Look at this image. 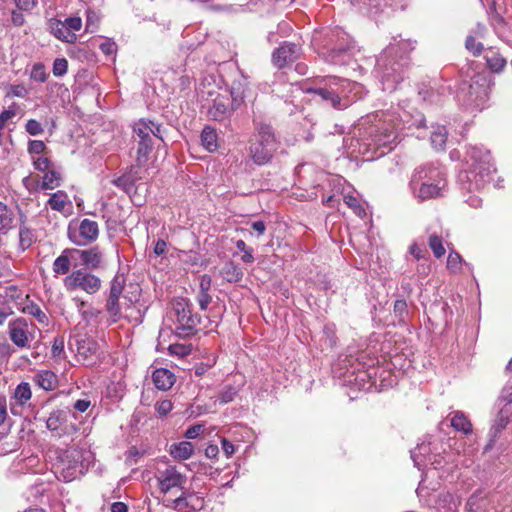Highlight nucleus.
Wrapping results in <instances>:
<instances>
[{
    "instance_id": "f257e3e1",
    "label": "nucleus",
    "mask_w": 512,
    "mask_h": 512,
    "mask_svg": "<svg viewBox=\"0 0 512 512\" xmlns=\"http://www.w3.org/2000/svg\"><path fill=\"white\" fill-rule=\"evenodd\" d=\"M465 160L468 168L459 174V181L469 192L482 190L493 180L492 174L496 171L490 152L483 147L470 145Z\"/></svg>"
},
{
    "instance_id": "f03ea898",
    "label": "nucleus",
    "mask_w": 512,
    "mask_h": 512,
    "mask_svg": "<svg viewBox=\"0 0 512 512\" xmlns=\"http://www.w3.org/2000/svg\"><path fill=\"white\" fill-rule=\"evenodd\" d=\"M315 82V85H310L308 82L302 83V91L313 95L315 101H321L335 110H344L350 106L347 92L351 83L348 80L328 76L317 78Z\"/></svg>"
},
{
    "instance_id": "7ed1b4c3",
    "label": "nucleus",
    "mask_w": 512,
    "mask_h": 512,
    "mask_svg": "<svg viewBox=\"0 0 512 512\" xmlns=\"http://www.w3.org/2000/svg\"><path fill=\"white\" fill-rule=\"evenodd\" d=\"M399 47L390 45L377 58L375 71L381 79L383 90L389 92L394 91L397 85L403 80L404 66L407 64L406 59L400 58L396 60Z\"/></svg>"
},
{
    "instance_id": "20e7f679",
    "label": "nucleus",
    "mask_w": 512,
    "mask_h": 512,
    "mask_svg": "<svg viewBox=\"0 0 512 512\" xmlns=\"http://www.w3.org/2000/svg\"><path fill=\"white\" fill-rule=\"evenodd\" d=\"M164 128L149 119H139L133 125L134 142L136 143V163L143 166L149 160L155 139L163 141Z\"/></svg>"
},
{
    "instance_id": "39448f33",
    "label": "nucleus",
    "mask_w": 512,
    "mask_h": 512,
    "mask_svg": "<svg viewBox=\"0 0 512 512\" xmlns=\"http://www.w3.org/2000/svg\"><path fill=\"white\" fill-rule=\"evenodd\" d=\"M255 141L249 146V156L252 161L259 166L269 163L276 151L280 147V141L277 139L273 127L264 122L257 123Z\"/></svg>"
},
{
    "instance_id": "423d86ee",
    "label": "nucleus",
    "mask_w": 512,
    "mask_h": 512,
    "mask_svg": "<svg viewBox=\"0 0 512 512\" xmlns=\"http://www.w3.org/2000/svg\"><path fill=\"white\" fill-rule=\"evenodd\" d=\"M84 452L78 447H69L59 452L54 464L56 477L64 482H70L84 473Z\"/></svg>"
},
{
    "instance_id": "0eeeda50",
    "label": "nucleus",
    "mask_w": 512,
    "mask_h": 512,
    "mask_svg": "<svg viewBox=\"0 0 512 512\" xmlns=\"http://www.w3.org/2000/svg\"><path fill=\"white\" fill-rule=\"evenodd\" d=\"M173 312L176 317L175 334L180 338H186L197 332L201 317L193 313L191 303L181 298L173 303Z\"/></svg>"
},
{
    "instance_id": "6e6552de",
    "label": "nucleus",
    "mask_w": 512,
    "mask_h": 512,
    "mask_svg": "<svg viewBox=\"0 0 512 512\" xmlns=\"http://www.w3.org/2000/svg\"><path fill=\"white\" fill-rule=\"evenodd\" d=\"M489 83L485 76L477 75L472 78L469 84H464L459 93L464 105L481 109L488 100Z\"/></svg>"
},
{
    "instance_id": "1a4fd4ad",
    "label": "nucleus",
    "mask_w": 512,
    "mask_h": 512,
    "mask_svg": "<svg viewBox=\"0 0 512 512\" xmlns=\"http://www.w3.org/2000/svg\"><path fill=\"white\" fill-rule=\"evenodd\" d=\"M63 282L67 291L82 290L89 295L99 292L102 286L101 279L86 269L74 270Z\"/></svg>"
},
{
    "instance_id": "9d476101",
    "label": "nucleus",
    "mask_w": 512,
    "mask_h": 512,
    "mask_svg": "<svg viewBox=\"0 0 512 512\" xmlns=\"http://www.w3.org/2000/svg\"><path fill=\"white\" fill-rule=\"evenodd\" d=\"M126 278L124 274L117 273L110 282L109 291L105 300V312L109 316L108 325L117 323L122 319L123 314L120 305V296L125 287Z\"/></svg>"
},
{
    "instance_id": "9b49d317",
    "label": "nucleus",
    "mask_w": 512,
    "mask_h": 512,
    "mask_svg": "<svg viewBox=\"0 0 512 512\" xmlns=\"http://www.w3.org/2000/svg\"><path fill=\"white\" fill-rule=\"evenodd\" d=\"M301 55L302 47L299 44L284 41L279 47L273 50L271 62L275 68L282 70L292 65Z\"/></svg>"
},
{
    "instance_id": "f8f14e48",
    "label": "nucleus",
    "mask_w": 512,
    "mask_h": 512,
    "mask_svg": "<svg viewBox=\"0 0 512 512\" xmlns=\"http://www.w3.org/2000/svg\"><path fill=\"white\" fill-rule=\"evenodd\" d=\"M420 182L446 185L445 173L433 163L421 165L414 170L409 185H417Z\"/></svg>"
},
{
    "instance_id": "ddd939ff",
    "label": "nucleus",
    "mask_w": 512,
    "mask_h": 512,
    "mask_svg": "<svg viewBox=\"0 0 512 512\" xmlns=\"http://www.w3.org/2000/svg\"><path fill=\"white\" fill-rule=\"evenodd\" d=\"M398 135L393 125L385 122L376 125L371 130V143L377 149L386 148L388 151L393 149V145L396 144Z\"/></svg>"
},
{
    "instance_id": "4468645a",
    "label": "nucleus",
    "mask_w": 512,
    "mask_h": 512,
    "mask_svg": "<svg viewBox=\"0 0 512 512\" xmlns=\"http://www.w3.org/2000/svg\"><path fill=\"white\" fill-rule=\"evenodd\" d=\"M159 489L162 493L166 494L174 488L183 490V485L186 483V476L177 471L175 467L169 466L164 470H158L156 474Z\"/></svg>"
},
{
    "instance_id": "2eb2a0df",
    "label": "nucleus",
    "mask_w": 512,
    "mask_h": 512,
    "mask_svg": "<svg viewBox=\"0 0 512 512\" xmlns=\"http://www.w3.org/2000/svg\"><path fill=\"white\" fill-rule=\"evenodd\" d=\"M69 239L78 246L88 245L98 238L99 227L96 221L90 219H83L78 227V233L68 231Z\"/></svg>"
},
{
    "instance_id": "dca6fc26",
    "label": "nucleus",
    "mask_w": 512,
    "mask_h": 512,
    "mask_svg": "<svg viewBox=\"0 0 512 512\" xmlns=\"http://www.w3.org/2000/svg\"><path fill=\"white\" fill-rule=\"evenodd\" d=\"M239 107H234V101L227 95H217L208 109V117L211 120L223 122L230 118Z\"/></svg>"
},
{
    "instance_id": "f3484780",
    "label": "nucleus",
    "mask_w": 512,
    "mask_h": 512,
    "mask_svg": "<svg viewBox=\"0 0 512 512\" xmlns=\"http://www.w3.org/2000/svg\"><path fill=\"white\" fill-rule=\"evenodd\" d=\"M72 253L79 260L86 270H95L101 267L103 262V253L98 246L89 249L72 248Z\"/></svg>"
},
{
    "instance_id": "a211bd4d",
    "label": "nucleus",
    "mask_w": 512,
    "mask_h": 512,
    "mask_svg": "<svg viewBox=\"0 0 512 512\" xmlns=\"http://www.w3.org/2000/svg\"><path fill=\"white\" fill-rule=\"evenodd\" d=\"M9 337L14 345L23 348L28 345L27 328L28 323L26 319L20 317L9 322Z\"/></svg>"
},
{
    "instance_id": "6ab92c4d",
    "label": "nucleus",
    "mask_w": 512,
    "mask_h": 512,
    "mask_svg": "<svg viewBox=\"0 0 512 512\" xmlns=\"http://www.w3.org/2000/svg\"><path fill=\"white\" fill-rule=\"evenodd\" d=\"M353 46V41L346 33V39H341L335 45L329 46V51L326 53L327 61L333 64L344 63L345 56L349 54Z\"/></svg>"
},
{
    "instance_id": "aec40b11",
    "label": "nucleus",
    "mask_w": 512,
    "mask_h": 512,
    "mask_svg": "<svg viewBox=\"0 0 512 512\" xmlns=\"http://www.w3.org/2000/svg\"><path fill=\"white\" fill-rule=\"evenodd\" d=\"M168 508L177 510L178 512H194L204 507V500L197 499V503L188 500L187 491H182L179 497L173 500H166L164 504Z\"/></svg>"
},
{
    "instance_id": "412c9836",
    "label": "nucleus",
    "mask_w": 512,
    "mask_h": 512,
    "mask_svg": "<svg viewBox=\"0 0 512 512\" xmlns=\"http://www.w3.org/2000/svg\"><path fill=\"white\" fill-rule=\"evenodd\" d=\"M49 32L58 40L65 43H75L77 35L70 31L65 23L56 18H50L47 22Z\"/></svg>"
},
{
    "instance_id": "4be33fe9",
    "label": "nucleus",
    "mask_w": 512,
    "mask_h": 512,
    "mask_svg": "<svg viewBox=\"0 0 512 512\" xmlns=\"http://www.w3.org/2000/svg\"><path fill=\"white\" fill-rule=\"evenodd\" d=\"M410 189L417 199L420 201L429 200L432 198H436L442 195V190L444 189L445 185H440L438 183L434 184H427L420 182L417 185H409Z\"/></svg>"
},
{
    "instance_id": "5701e85b",
    "label": "nucleus",
    "mask_w": 512,
    "mask_h": 512,
    "mask_svg": "<svg viewBox=\"0 0 512 512\" xmlns=\"http://www.w3.org/2000/svg\"><path fill=\"white\" fill-rule=\"evenodd\" d=\"M73 262H76V257H74L72 253V248L64 249L53 262L52 269L54 276L67 275L72 265L76 267V263L73 264Z\"/></svg>"
},
{
    "instance_id": "b1692460",
    "label": "nucleus",
    "mask_w": 512,
    "mask_h": 512,
    "mask_svg": "<svg viewBox=\"0 0 512 512\" xmlns=\"http://www.w3.org/2000/svg\"><path fill=\"white\" fill-rule=\"evenodd\" d=\"M249 82L247 77L239 71V75L233 80L230 87V97L234 101V107H240L246 96Z\"/></svg>"
},
{
    "instance_id": "393cba45",
    "label": "nucleus",
    "mask_w": 512,
    "mask_h": 512,
    "mask_svg": "<svg viewBox=\"0 0 512 512\" xmlns=\"http://www.w3.org/2000/svg\"><path fill=\"white\" fill-rule=\"evenodd\" d=\"M152 381L157 389L167 391L174 385L176 377L170 370L159 368L153 371Z\"/></svg>"
},
{
    "instance_id": "a878e982",
    "label": "nucleus",
    "mask_w": 512,
    "mask_h": 512,
    "mask_svg": "<svg viewBox=\"0 0 512 512\" xmlns=\"http://www.w3.org/2000/svg\"><path fill=\"white\" fill-rule=\"evenodd\" d=\"M34 383L45 391L54 390L58 386V377L51 370H40L33 377Z\"/></svg>"
},
{
    "instance_id": "bb28decb",
    "label": "nucleus",
    "mask_w": 512,
    "mask_h": 512,
    "mask_svg": "<svg viewBox=\"0 0 512 512\" xmlns=\"http://www.w3.org/2000/svg\"><path fill=\"white\" fill-rule=\"evenodd\" d=\"M36 240L34 230L26 225V216L20 215L19 225V249L25 251L30 248Z\"/></svg>"
},
{
    "instance_id": "cd10ccee",
    "label": "nucleus",
    "mask_w": 512,
    "mask_h": 512,
    "mask_svg": "<svg viewBox=\"0 0 512 512\" xmlns=\"http://www.w3.org/2000/svg\"><path fill=\"white\" fill-rule=\"evenodd\" d=\"M77 353L84 359L95 356L99 350L98 343L91 337L83 336L76 339Z\"/></svg>"
},
{
    "instance_id": "c85d7f7f",
    "label": "nucleus",
    "mask_w": 512,
    "mask_h": 512,
    "mask_svg": "<svg viewBox=\"0 0 512 512\" xmlns=\"http://www.w3.org/2000/svg\"><path fill=\"white\" fill-rule=\"evenodd\" d=\"M194 452V445L189 441H181L171 444L169 448L170 455L177 460H187Z\"/></svg>"
},
{
    "instance_id": "c756f323",
    "label": "nucleus",
    "mask_w": 512,
    "mask_h": 512,
    "mask_svg": "<svg viewBox=\"0 0 512 512\" xmlns=\"http://www.w3.org/2000/svg\"><path fill=\"white\" fill-rule=\"evenodd\" d=\"M451 415V426L459 432H462L465 435H469L472 433V423L468 419V417L462 411H454L450 413Z\"/></svg>"
},
{
    "instance_id": "7c9ffc66",
    "label": "nucleus",
    "mask_w": 512,
    "mask_h": 512,
    "mask_svg": "<svg viewBox=\"0 0 512 512\" xmlns=\"http://www.w3.org/2000/svg\"><path fill=\"white\" fill-rule=\"evenodd\" d=\"M220 275L229 283H237L243 278V271L233 261L226 262L220 270Z\"/></svg>"
},
{
    "instance_id": "2f4dec72",
    "label": "nucleus",
    "mask_w": 512,
    "mask_h": 512,
    "mask_svg": "<svg viewBox=\"0 0 512 512\" xmlns=\"http://www.w3.org/2000/svg\"><path fill=\"white\" fill-rule=\"evenodd\" d=\"M202 146L209 152H214L218 148V135L215 128L206 125L200 135Z\"/></svg>"
},
{
    "instance_id": "473e14b6",
    "label": "nucleus",
    "mask_w": 512,
    "mask_h": 512,
    "mask_svg": "<svg viewBox=\"0 0 512 512\" xmlns=\"http://www.w3.org/2000/svg\"><path fill=\"white\" fill-rule=\"evenodd\" d=\"M138 178L133 173V167H131L130 171L114 178L111 183L116 187L122 189L127 194L131 193L135 189V182Z\"/></svg>"
},
{
    "instance_id": "72a5a7b5",
    "label": "nucleus",
    "mask_w": 512,
    "mask_h": 512,
    "mask_svg": "<svg viewBox=\"0 0 512 512\" xmlns=\"http://www.w3.org/2000/svg\"><path fill=\"white\" fill-rule=\"evenodd\" d=\"M14 212L4 203L0 202V232L7 234L14 228Z\"/></svg>"
},
{
    "instance_id": "f704fd0d",
    "label": "nucleus",
    "mask_w": 512,
    "mask_h": 512,
    "mask_svg": "<svg viewBox=\"0 0 512 512\" xmlns=\"http://www.w3.org/2000/svg\"><path fill=\"white\" fill-rule=\"evenodd\" d=\"M47 204L52 210L63 212L65 207L70 204V201L65 191L58 190L57 192L50 195Z\"/></svg>"
},
{
    "instance_id": "c9c22d12",
    "label": "nucleus",
    "mask_w": 512,
    "mask_h": 512,
    "mask_svg": "<svg viewBox=\"0 0 512 512\" xmlns=\"http://www.w3.org/2000/svg\"><path fill=\"white\" fill-rule=\"evenodd\" d=\"M447 137L448 132L446 127L437 125L436 127H434L430 136L432 146L436 150L443 151L446 146Z\"/></svg>"
},
{
    "instance_id": "e433bc0d",
    "label": "nucleus",
    "mask_w": 512,
    "mask_h": 512,
    "mask_svg": "<svg viewBox=\"0 0 512 512\" xmlns=\"http://www.w3.org/2000/svg\"><path fill=\"white\" fill-rule=\"evenodd\" d=\"M62 177L60 172L55 170L54 168L46 171L42 178V182L40 184V188L42 190H52L60 186Z\"/></svg>"
},
{
    "instance_id": "4c0bfd02",
    "label": "nucleus",
    "mask_w": 512,
    "mask_h": 512,
    "mask_svg": "<svg viewBox=\"0 0 512 512\" xmlns=\"http://www.w3.org/2000/svg\"><path fill=\"white\" fill-rule=\"evenodd\" d=\"M485 60L488 68L495 73L501 72L507 63L504 57L491 49L485 55Z\"/></svg>"
},
{
    "instance_id": "58836bf2",
    "label": "nucleus",
    "mask_w": 512,
    "mask_h": 512,
    "mask_svg": "<svg viewBox=\"0 0 512 512\" xmlns=\"http://www.w3.org/2000/svg\"><path fill=\"white\" fill-rule=\"evenodd\" d=\"M22 312L35 317L40 324L45 326L48 325V316L36 303L29 301L23 306Z\"/></svg>"
},
{
    "instance_id": "ea45409f",
    "label": "nucleus",
    "mask_w": 512,
    "mask_h": 512,
    "mask_svg": "<svg viewBox=\"0 0 512 512\" xmlns=\"http://www.w3.org/2000/svg\"><path fill=\"white\" fill-rule=\"evenodd\" d=\"M341 39H346V32L340 28H336L326 33L323 45V48L326 50L325 53L329 51V46L335 45Z\"/></svg>"
},
{
    "instance_id": "a19ab883",
    "label": "nucleus",
    "mask_w": 512,
    "mask_h": 512,
    "mask_svg": "<svg viewBox=\"0 0 512 512\" xmlns=\"http://www.w3.org/2000/svg\"><path fill=\"white\" fill-rule=\"evenodd\" d=\"M49 77V74L46 71V67L42 62H36L33 64L31 72H30V79L38 82V83H44Z\"/></svg>"
},
{
    "instance_id": "79ce46f5",
    "label": "nucleus",
    "mask_w": 512,
    "mask_h": 512,
    "mask_svg": "<svg viewBox=\"0 0 512 512\" xmlns=\"http://www.w3.org/2000/svg\"><path fill=\"white\" fill-rule=\"evenodd\" d=\"M428 245L436 258H441L446 252L442 237L435 233L429 236Z\"/></svg>"
},
{
    "instance_id": "37998d69",
    "label": "nucleus",
    "mask_w": 512,
    "mask_h": 512,
    "mask_svg": "<svg viewBox=\"0 0 512 512\" xmlns=\"http://www.w3.org/2000/svg\"><path fill=\"white\" fill-rule=\"evenodd\" d=\"M484 497L480 490L475 491L467 500L466 509L469 512H478L484 507Z\"/></svg>"
},
{
    "instance_id": "c03bdc74",
    "label": "nucleus",
    "mask_w": 512,
    "mask_h": 512,
    "mask_svg": "<svg viewBox=\"0 0 512 512\" xmlns=\"http://www.w3.org/2000/svg\"><path fill=\"white\" fill-rule=\"evenodd\" d=\"M16 400L20 404L26 403L31 398V389L28 383H20L14 393Z\"/></svg>"
},
{
    "instance_id": "a18cd8bd",
    "label": "nucleus",
    "mask_w": 512,
    "mask_h": 512,
    "mask_svg": "<svg viewBox=\"0 0 512 512\" xmlns=\"http://www.w3.org/2000/svg\"><path fill=\"white\" fill-rule=\"evenodd\" d=\"M238 390L232 385H226L219 393L218 400L222 404H227L234 400Z\"/></svg>"
},
{
    "instance_id": "49530a36",
    "label": "nucleus",
    "mask_w": 512,
    "mask_h": 512,
    "mask_svg": "<svg viewBox=\"0 0 512 512\" xmlns=\"http://www.w3.org/2000/svg\"><path fill=\"white\" fill-rule=\"evenodd\" d=\"M462 265V257L459 253L451 251L447 258V269L453 273L460 271Z\"/></svg>"
},
{
    "instance_id": "de8ad7c7",
    "label": "nucleus",
    "mask_w": 512,
    "mask_h": 512,
    "mask_svg": "<svg viewBox=\"0 0 512 512\" xmlns=\"http://www.w3.org/2000/svg\"><path fill=\"white\" fill-rule=\"evenodd\" d=\"M429 450V446L423 443L411 451V458L416 466L420 467L421 463L423 462L421 457L425 458Z\"/></svg>"
},
{
    "instance_id": "09e8293b",
    "label": "nucleus",
    "mask_w": 512,
    "mask_h": 512,
    "mask_svg": "<svg viewBox=\"0 0 512 512\" xmlns=\"http://www.w3.org/2000/svg\"><path fill=\"white\" fill-rule=\"evenodd\" d=\"M68 71V61L66 58H56L53 62L52 72L55 77H62Z\"/></svg>"
},
{
    "instance_id": "8fccbe9b",
    "label": "nucleus",
    "mask_w": 512,
    "mask_h": 512,
    "mask_svg": "<svg viewBox=\"0 0 512 512\" xmlns=\"http://www.w3.org/2000/svg\"><path fill=\"white\" fill-rule=\"evenodd\" d=\"M236 247L239 251L243 252V255L241 257L242 261L244 263H253L254 262V256H253V249L250 247H247L246 243L243 240H238L236 242Z\"/></svg>"
},
{
    "instance_id": "3c124183",
    "label": "nucleus",
    "mask_w": 512,
    "mask_h": 512,
    "mask_svg": "<svg viewBox=\"0 0 512 512\" xmlns=\"http://www.w3.org/2000/svg\"><path fill=\"white\" fill-rule=\"evenodd\" d=\"M466 49L471 52L474 56H479L483 51V44L481 42H476L474 36L469 35L465 41Z\"/></svg>"
},
{
    "instance_id": "603ef678",
    "label": "nucleus",
    "mask_w": 512,
    "mask_h": 512,
    "mask_svg": "<svg viewBox=\"0 0 512 512\" xmlns=\"http://www.w3.org/2000/svg\"><path fill=\"white\" fill-rule=\"evenodd\" d=\"M344 202L350 207L353 209V211L358 215V216H362L365 214V210L364 208L362 207V205L360 204L359 200L352 196V195H348V196H345L344 197Z\"/></svg>"
},
{
    "instance_id": "864d4df0",
    "label": "nucleus",
    "mask_w": 512,
    "mask_h": 512,
    "mask_svg": "<svg viewBox=\"0 0 512 512\" xmlns=\"http://www.w3.org/2000/svg\"><path fill=\"white\" fill-rule=\"evenodd\" d=\"M25 130L32 136L40 135L44 132V129L40 122L35 119H29L26 122Z\"/></svg>"
},
{
    "instance_id": "5fc2aeb1",
    "label": "nucleus",
    "mask_w": 512,
    "mask_h": 512,
    "mask_svg": "<svg viewBox=\"0 0 512 512\" xmlns=\"http://www.w3.org/2000/svg\"><path fill=\"white\" fill-rule=\"evenodd\" d=\"M34 168L41 172H46L52 168H54L53 163L47 157H38L33 161Z\"/></svg>"
},
{
    "instance_id": "6e6d98bb",
    "label": "nucleus",
    "mask_w": 512,
    "mask_h": 512,
    "mask_svg": "<svg viewBox=\"0 0 512 512\" xmlns=\"http://www.w3.org/2000/svg\"><path fill=\"white\" fill-rule=\"evenodd\" d=\"M28 153L31 155H39L41 153H44L46 150V145L41 140H30L28 142Z\"/></svg>"
},
{
    "instance_id": "4d7b16f0",
    "label": "nucleus",
    "mask_w": 512,
    "mask_h": 512,
    "mask_svg": "<svg viewBox=\"0 0 512 512\" xmlns=\"http://www.w3.org/2000/svg\"><path fill=\"white\" fill-rule=\"evenodd\" d=\"M172 408H173V404L168 399L158 401L155 404V410L161 417L166 416L172 410Z\"/></svg>"
},
{
    "instance_id": "13d9d810",
    "label": "nucleus",
    "mask_w": 512,
    "mask_h": 512,
    "mask_svg": "<svg viewBox=\"0 0 512 512\" xmlns=\"http://www.w3.org/2000/svg\"><path fill=\"white\" fill-rule=\"evenodd\" d=\"M394 313L399 319H404L408 315V307L405 300H396L394 303Z\"/></svg>"
},
{
    "instance_id": "bf43d9fd",
    "label": "nucleus",
    "mask_w": 512,
    "mask_h": 512,
    "mask_svg": "<svg viewBox=\"0 0 512 512\" xmlns=\"http://www.w3.org/2000/svg\"><path fill=\"white\" fill-rule=\"evenodd\" d=\"M63 22L73 33L82 28V19L78 16L68 17Z\"/></svg>"
},
{
    "instance_id": "052dcab7",
    "label": "nucleus",
    "mask_w": 512,
    "mask_h": 512,
    "mask_svg": "<svg viewBox=\"0 0 512 512\" xmlns=\"http://www.w3.org/2000/svg\"><path fill=\"white\" fill-rule=\"evenodd\" d=\"M102 313H103L102 310L94 308V307H90L87 310H83L81 312V316H82L83 320L91 321V320H96L97 318H99L102 315Z\"/></svg>"
},
{
    "instance_id": "680f3d73",
    "label": "nucleus",
    "mask_w": 512,
    "mask_h": 512,
    "mask_svg": "<svg viewBox=\"0 0 512 512\" xmlns=\"http://www.w3.org/2000/svg\"><path fill=\"white\" fill-rule=\"evenodd\" d=\"M20 11H31L37 5V0H12Z\"/></svg>"
},
{
    "instance_id": "e2e57ef3",
    "label": "nucleus",
    "mask_w": 512,
    "mask_h": 512,
    "mask_svg": "<svg viewBox=\"0 0 512 512\" xmlns=\"http://www.w3.org/2000/svg\"><path fill=\"white\" fill-rule=\"evenodd\" d=\"M15 115H16L15 104L13 106L9 107V109L2 111L0 113V130H2L5 127L7 121L10 120L11 118H13Z\"/></svg>"
},
{
    "instance_id": "0e129e2a",
    "label": "nucleus",
    "mask_w": 512,
    "mask_h": 512,
    "mask_svg": "<svg viewBox=\"0 0 512 512\" xmlns=\"http://www.w3.org/2000/svg\"><path fill=\"white\" fill-rule=\"evenodd\" d=\"M204 429L205 427L203 424L192 425L186 430L184 436L187 439H195L204 431Z\"/></svg>"
},
{
    "instance_id": "69168bd1",
    "label": "nucleus",
    "mask_w": 512,
    "mask_h": 512,
    "mask_svg": "<svg viewBox=\"0 0 512 512\" xmlns=\"http://www.w3.org/2000/svg\"><path fill=\"white\" fill-rule=\"evenodd\" d=\"M212 301V297L209 292H198L197 302L201 310H206Z\"/></svg>"
},
{
    "instance_id": "338daca9",
    "label": "nucleus",
    "mask_w": 512,
    "mask_h": 512,
    "mask_svg": "<svg viewBox=\"0 0 512 512\" xmlns=\"http://www.w3.org/2000/svg\"><path fill=\"white\" fill-rule=\"evenodd\" d=\"M49 430H57L60 426V414L58 412L51 413L46 421Z\"/></svg>"
},
{
    "instance_id": "774afa93",
    "label": "nucleus",
    "mask_w": 512,
    "mask_h": 512,
    "mask_svg": "<svg viewBox=\"0 0 512 512\" xmlns=\"http://www.w3.org/2000/svg\"><path fill=\"white\" fill-rule=\"evenodd\" d=\"M11 22L15 27H21L25 24V17L19 9L12 10Z\"/></svg>"
}]
</instances>
